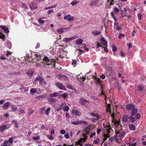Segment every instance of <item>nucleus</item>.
Listing matches in <instances>:
<instances>
[{"label":"nucleus","mask_w":146,"mask_h":146,"mask_svg":"<svg viewBox=\"0 0 146 146\" xmlns=\"http://www.w3.org/2000/svg\"><path fill=\"white\" fill-rule=\"evenodd\" d=\"M46 137L50 140H52L54 139V137L52 135L49 136L47 135H46Z\"/></svg>","instance_id":"obj_46"},{"label":"nucleus","mask_w":146,"mask_h":146,"mask_svg":"<svg viewBox=\"0 0 146 146\" xmlns=\"http://www.w3.org/2000/svg\"><path fill=\"white\" fill-rule=\"evenodd\" d=\"M11 107L12 108V110L13 112L16 111L18 109L17 107L13 105H12Z\"/></svg>","instance_id":"obj_24"},{"label":"nucleus","mask_w":146,"mask_h":146,"mask_svg":"<svg viewBox=\"0 0 146 146\" xmlns=\"http://www.w3.org/2000/svg\"><path fill=\"white\" fill-rule=\"evenodd\" d=\"M91 127L90 126H88L84 130V131L85 134H83V138H81L79 140L76 142V145H79V146H82L83 143L86 141L87 139V135H89L91 133Z\"/></svg>","instance_id":"obj_2"},{"label":"nucleus","mask_w":146,"mask_h":146,"mask_svg":"<svg viewBox=\"0 0 146 146\" xmlns=\"http://www.w3.org/2000/svg\"><path fill=\"white\" fill-rule=\"evenodd\" d=\"M92 33L94 36H97L100 34L101 32L96 30H93L92 31Z\"/></svg>","instance_id":"obj_13"},{"label":"nucleus","mask_w":146,"mask_h":146,"mask_svg":"<svg viewBox=\"0 0 146 146\" xmlns=\"http://www.w3.org/2000/svg\"><path fill=\"white\" fill-rule=\"evenodd\" d=\"M58 94L56 92L54 94H52L50 95V97H55L57 96Z\"/></svg>","instance_id":"obj_35"},{"label":"nucleus","mask_w":146,"mask_h":146,"mask_svg":"<svg viewBox=\"0 0 146 146\" xmlns=\"http://www.w3.org/2000/svg\"><path fill=\"white\" fill-rule=\"evenodd\" d=\"M107 111L111 114V116L112 118V122L114 123L115 126V132L116 133V136L115 137V139L118 143H121L122 139L125 135V133L124 131L121 130V126L119 124V121L115 120L114 118L115 115L114 113H112L111 110V106L110 104H108L106 106Z\"/></svg>","instance_id":"obj_1"},{"label":"nucleus","mask_w":146,"mask_h":146,"mask_svg":"<svg viewBox=\"0 0 146 146\" xmlns=\"http://www.w3.org/2000/svg\"><path fill=\"white\" fill-rule=\"evenodd\" d=\"M56 86L59 88L60 90H66L65 87L63 85L62 83L60 82H57L55 83Z\"/></svg>","instance_id":"obj_5"},{"label":"nucleus","mask_w":146,"mask_h":146,"mask_svg":"<svg viewBox=\"0 0 146 146\" xmlns=\"http://www.w3.org/2000/svg\"><path fill=\"white\" fill-rule=\"evenodd\" d=\"M43 60L47 63H48L49 62V59L46 56L44 57Z\"/></svg>","instance_id":"obj_30"},{"label":"nucleus","mask_w":146,"mask_h":146,"mask_svg":"<svg viewBox=\"0 0 146 146\" xmlns=\"http://www.w3.org/2000/svg\"><path fill=\"white\" fill-rule=\"evenodd\" d=\"M43 18H45L42 17L40 19H38V21L40 24L42 25L44 23V21L42 19Z\"/></svg>","instance_id":"obj_28"},{"label":"nucleus","mask_w":146,"mask_h":146,"mask_svg":"<svg viewBox=\"0 0 146 146\" xmlns=\"http://www.w3.org/2000/svg\"><path fill=\"white\" fill-rule=\"evenodd\" d=\"M35 56L36 58V59L38 61H40L41 60V56L40 55L35 54L34 55Z\"/></svg>","instance_id":"obj_20"},{"label":"nucleus","mask_w":146,"mask_h":146,"mask_svg":"<svg viewBox=\"0 0 146 146\" xmlns=\"http://www.w3.org/2000/svg\"><path fill=\"white\" fill-rule=\"evenodd\" d=\"M130 120L131 122H134L135 121V118L132 116H130L129 117Z\"/></svg>","instance_id":"obj_42"},{"label":"nucleus","mask_w":146,"mask_h":146,"mask_svg":"<svg viewBox=\"0 0 146 146\" xmlns=\"http://www.w3.org/2000/svg\"><path fill=\"white\" fill-rule=\"evenodd\" d=\"M32 138L35 140H37L39 139L40 137L39 136H38L36 137H32Z\"/></svg>","instance_id":"obj_50"},{"label":"nucleus","mask_w":146,"mask_h":146,"mask_svg":"<svg viewBox=\"0 0 146 146\" xmlns=\"http://www.w3.org/2000/svg\"><path fill=\"white\" fill-rule=\"evenodd\" d=\"M0 27L3 29L6 33H9V31L8 27L5 26L1 25Z\"/></svg>","instance_id":"obj_10"},{"label":"nucleus","mask_w":146,"mask_h":146,"mask_svg":"<svg viewBox=\"0 0 146 146\" xmlns=\"http://www.w3.org/2000/svg\"><path fill=\"white\" fill-rule=\"evenodd\" d=\"M46 97V95L45 94H42L38 96V98H44Z\"/></svg>","instance_id":"obj_53"},{"label":"nucleus","mask_w":146,"mask_h":146,"mask_svg":"<svg viewBox=\"0 0 146 146\" xmlns=\"http://www.w3.org/2000/svg\"><path fill=\"white\" fill-rule=\"evenodd\" d=\"M34 73V72H32V71H29V72H27L26 73L29 76H32L33 74Z\"/></svg>","instance_id":"obj_39"},{"label":"nucleus","mask_w":146,"mask_h":146,"mask_svg":"<svg viewBox=\"0 0 146 146\" xmlns=\"http://www.w3.org/2000/svg\"><path fill=\"white\" fill-rule=\"evenodd\" d=\"M107 2L110 3L111 5H113L115 2L114 0H107Z\"/></svg>","instance_id":"obj_33"},{"label":"nucleus","mask_w":146,"mask_h":146,"mask_svg":"<svg viewBox=\"0 0 146 146\" xmlns=\"http://www.w3.org/2000/svg\"><path fill=\"white\" fill-rule=\"evenodd\" d=\"M30 92L31 93H34L36 92V90L35 88H32L30 90Z\"/></svg>","instance_id":"obj_49"},{"label":"nucleus","mask_w":146,"mask_h":146,"mask_svg":"<svg viewBox=\"0 0 146 146\" xmlns=\"http://www.w3.org/2000/svg\"><path fill=\"white\" fill-rule=\"evenodd\" d=\"M117 50V48L116 46L114 45L112 46V50L113 52H115Z\"/></svg>","instance_id":"obj_45"},{"label":"nucleus","mask_w":146,"mask_h":146,"mask_svg":"<svg viewBox=\"0 0 146 146\" xmlns=\"http://www.w3.org/2000/svg\"><path fill=\"white\" fill-rule=\"evenodd\" d=\"M143 88V87L141 85H140L139 86V89L141 91L142 90Z\"/></svg>","instance_id":"obj_63"},{"label":"nucleus","mask_w":146,"mask_h":146,"mask_svg":"<svg viewBox=\"0 0 146 146\" xmlns=\"http://www.w3.org/2000/svg\"><path fill=\"white\" fill-rule=\"evenodd\" d=\"M90 115L92 117L96 118V119H98L100 118V116L97 113H90Z\"/></svg>","instance_id":"obj_12"},{"label":"nucleus","mask_w":146,"mask_h":146,"mask_svg":"<svg viewBox=\"0 0 146 146\" xmlns=\"http://www.w3.org/2000/svg\"><path fill=\"white\" fill-rule=\"evenodd\" d=\"M48 101L51 104L55 102L56 100L55 98H49L48 99Z\"/></svg>","instance_id":"obj_18"},{"label":"nucleus","mask_w":146,"mask_h":146,"mask_svg":"<svg viewBox=\"0 0 146 146\" xmlns=\"http://www.w3.org/2000/svg\"><path fill=\"white\" fill-rule=\"evenodd\" d=\"M104 127L106 128V130H107V133H108L110 132V130L111 129V128L110 127V126H107L105 127L104 126Z\"/></svg>","instance_id":"obj_22"},{"label":"nucleus","mask_w":146,"mask_h":146,"mask_svg":"<svg viewBox=\"0 0 146 146\" xmlns=\"http://www.w3.org/2000/svg\"><path fill=\"white\" fill-rule=\"evenodd\" d=\"M72 113H74L75 114L78 116H80V115L79 111L78 110L75 111L74 110H73Z\"/></svg>","instance_id":"obj_23"},{"label":"nucleus","mask_w":146,"mask_h":146,"mask_svg":"<svg viewBox=\"0 0 146 146\" xmlns=\"http://www.w3.org/2000/svg\"><path fill=\"white\" fill-rule=\"evenodd\" d=\"M134 108V106L132 104L127 105L126 106V109L128 110H132Z\"/></svg>","instance_id":"obj_15"},{"label":"nucleus","mask_w":146,"mask_h":146,"mask_svg":"<svg viewBox=\"0 0 146 146\" xmlns=\"http://www.w3.org/2000/svg\"><path fill=\"white\" fill-rule=\"evenodd\" d=\"M10 127V124L2 125L0 127V132H3L4 130L8 129Z\"/></svg>","instance_id":"obj_6"},{"label":"nucleus","mask_w":146,"mask_h":146,"mask_svg":"<svg viewBox=\"0 0 146 146\" xmlns=\"http://www.w3.org/2000/svg\"><path fill=\"white\" fill-rule=\"evenodd\" d=\"M80 102L83 105L87 106L89 103L88 101L83 98H80Z\"/></svg>","instance_id":"obj_9"},{"label":"nucleus","mask_w":146,"mask_h":146,"mask_svg":"<svg viewBox=\"0 0 146 146\" xmlns=\"http://www.w3.org/2000/svg\"><path fill=\"white\" fill-rule=\"evenodd\" d=\"M114 10L116 13H117L119 11V10L117 7H114Z\"/></svg>","instance_id":"obj_43"},{"label":"nucleus","mask_w":146,"mask_h":146,"mask_svg":"<svg viewBox=\"0 0 146 146\" xmlns=\"http://www.w3.org/2000/svg\"><path fill=\"white\" fill-rule=\"evenodd\" d=\"M64 19L65 20H67L68 21H72L74 19V17L70 15H68L64 16Z\"/></svg>","instance_id":"obj_7"},{"label":"nucleus","mask_w":146,"mask_h":146,"mask_svg":"<svg viewBox=\"0 0 146 146\" xmlns=\"http://www.w3.org/2000/svg\"><path fill=\"white\" fill-rule=\"evenodd\" d=\"M22 5L23 7L24 8L27 9L28 8V7H27V5L25 3H23L22 4Z\"/></svg>","instance_id":"obj_60"},{"label":"nucleus","mask_w":146,"mask_h":146,"mask_svg":"<svg viewBox=\"0 0 146 146\" xmlns=\"http://www.w3.org/2000/svg\"><path fill=\"white\" fill-rule=\"evenodd\" d=\"M66 131L64 129H61L60 131V133L62 134H64L66 133Z\"/></svg>","instance_id":"obj_51"},{"label":"nucleus","mask_w":146,"mask_h":146,"mask_svg":"<svg viewBox=\"0 0 146 146\" xmlns=\"http://www.w3.org/2000/svg\"><path fill=\"white\" fill-rule=\"evenodd\" d=\"M34 111L33 110L30 109L29 110L28 113L29 115L31 114Z\"/></svg>","instance_id":"obj_62"},{"label":"nucleus","mask_w":146,"mask_h":146,"mask_svg":"<svg viewBox=\"0 0 146 146\" xmlns=\"http://www.w3.org/2000/svg\"><path fill=\"white\" fill-rule=\"evenodd\" d=\"M100 78L102 79H104L106 78V76L105 75L103 74L100 76Z\"/></svg>","instance_id":"obj_59"},{"label":"nucleus","mask_w":146,"mask_h":146,"mask_svg":"<svg viewBox=\"0 0 146 146\" xmlns=\"http://www.w3.org/2000/svg\"><path fill=\"white\" fill-rule=\"evenodd\" d=\"M13 141V139L12 137H11L8 140H5L3 144H5L7 146H11L12 145Z\"/></svg>","instance_id":"obj_4"},{"label":"nucleus","mask_w":146,"mask_h":146,"mask_svg":"<svg viewBox=\"0 0 146 146\" xmlns=\"http://www.w3.org/2000/svg\"><path fill=\"white\" fill-rule=\"evenodd\" d=\"M71 124L73 125H79V121H71Z\"/></svg>","instance_id":"obj_34"},{"label":"nucleus","mask_w":146,"mask_h":146,"mask_svg":"<svg viewBox=\"0 0 146 146\" xmlns=\"http://www.w3.org/2000/svg\"><path fill=\"white\" fill-rule=\"evenodd\" d=\"M7 46L9 48H11V44L10 42L8 41L7 42Z\"/></svg>","instance_id":"obj_40"},{"label":"nucleus","mask_w":146,"mask_h":146,"mask_svg":"<svg viewBox=\"0 0 146 146\" xmlns=\"http://www.w3.org/2000/svg\"><path fill=\"white\" fill-rule=\"evenodd\" d=\"M90 5L94 7L100 6L98 0H92L90 2Z\"/></svg>","instance_id":"obj_3"},{"label":"nucleus","mask_w":146,"mask_h":146,"mask_svg":"<svg viewBox=\"0 0 146 146\" xmlns=\"http://www.w3.org/2000/svg\"><path fill=\"white\" fill-rule=\"evenodd\" d=\"M129 129L131 130H135V126L133 124H130L129 126Z\"/></svg>","instance_id":"obj_19"},{"label":"nucleus","mask_w":146,"mask_h":146,"mask_svg":"<svg viewBox=\"0 0 146 146\" xmlns=\"http://www.w3.org/2000/svg\"><path fill=\"white\" fill-rule=\"evenodd\" d=\"M79 124H87L88 123V122L86 121H79Z\"/></svg>","instance_id":"obj_44"},{"label":"nucleus","mask_w":146,"mask_h":146,"mask_svg":"<svg viewBox=\"0 0 146 146\" xmlns=\"http://www.w3.org/2000/svg\"><path fill=\"white\" fill-rule=\"evenodd\" d=\"M137 119H139L140 117V114L139 113H138L135 116Z\"/></svg>","instance_id":"obj_58"},{"label":"nucleus","mask_w":146,"mask_h":146,"mask_svg":"<svg viewBox=\"0 0 146 146\" xmlns=\"http://www.w3.org/2000/svg\"><path fill=\"white\" fill-rule=\"evenodd\" d=\"M83 41L80 38H78L76 40V42L77 45H80L82 43Z\"/></svg>","instance_id":"obj_17"},{"label":"nucleus","mask_w":146,"mask_h":146,"mask_svg":"<svg viewBox=\"0 0 146 146\" xmlns=\"http://www.w3.org/2000/svg\"><path fill=\"white\" fill-rule=\"evenodd\" d=\"M64 137L66 139H68L69 138V135L68 133L64 135Z\"/></svg>","instance_id":"obj_61"},{"label":"nucleus","mask_w":146,"mask_h":146,"mask_svg":"<svg viewBox=\"0 0 146 146\" xmlns=\"http://www.w3.org/2000/svg\"><path fill=\"white\" fill-rule=\"evenodd\" d=\"M12 123H13L15 125V126L17 127L18 128V124L17 123V121L16 120H13L12 121Z\"/></svg>","instance_id":"obj_29"},{"label":"nucleus","mask_w":146,"mask_h":146,"mask_svg":"<svg viewBox=\"0 0 146 146\" xmlns=\"http://www.w3.org/2000/svg\"><path fill=\"white\" fill-rule=\"evenodd\" d=\"M50 110V108H48L45 111V113L46 115H48L49 113V112Z\"/></svg>","instance_id":"obj_41"},{"label":"nucleus","mask_w":146,"mask_h":146,"mask_svg":"<svg viewBox=\"0 0 146 146\" xmlns=\"http://www.w3.org/2000/svg\"><path fill=\"white\" fill-rule=\"evenodd\" d=\"M62 96L64 98H65L67 96V94L65 93H64L60 95Z\"/></svg>","instance_id":"obj_56"},{"label":"nucleus","mask_w":146,"mask_h":146,"mask_svg":"<svg viewBox=\"0 0 146 146\" xmlns=\"http://www.w3.org/2000/svg\"><path fill=\"white\" fill-rule=\"evenodd\" d=\"M76 62L74 60H72V64L74 66V67H75L76 66Z\"/></svg>","instance_id":"obj_54"},{"label":"nucleus","mask_w":146,"mask_h":146,"mask_svg":"<svg viewBox=\"0 0 146 146\" xmlns=\"http://www.w3.org/2000/svg\"><path fill=\"white\" fill-rule=\"evenodd\" d=\"M101 43L104 46H106L107 45V42L105 40L104 38L102 37L100 40Z\"/></svg>","instance_id":"obj_11"},{"label":"nucleus","mask_w":146,"mask_h":146,"mask_svg":"<svg viewBox=\"0 0 146 146\" xmlns=\"http://www.w3.org/2000/svg\"><path fill=\"white\" fill-rule=\"evenodd\" d=\"M59 76V78H60L61 80H66L68 79L67 77L65 75H60Z\"/></svg>","instance_id":"obj_14"},{"label":"nucleus","mask_w":146,"mask_h":146,"mask_svg":"<svg viewBox=\"0 0 146 146\" xmlns=\"http://www.w3.org/2000/svg\"><path fill=\"white\" fill-rule=\"evenodd\" d=\"M99 142V140L98 139H97L94 141V143L95 144H97Z\"/></svg>","instance_id":"obj_55"},{"label":"nucleus","mask_w":146,"mask_h":146,"mask_svg":"<svg viewBox=\"0 0 146 146\" xmlns=\"http://www.w3.org/2000/svg\"><path fill=\"white\" fill-rule=\"evenodd\" d=\"M53 12V9H50L48 11V14H50L51 13Z\"/></svg>","instance_id":"obj_64"},{"label":"nucleus","mask_w":146,"mask_h":146,"mask_svg":"<svg viewBox=\"0 0 146 146\" xmlns=\"http://www.w3.org/2000/svg\"><path fill=\"white\" fill-rule=\"evenodd\" d=\"M79 1H74L72 2L71 4L72 6H74L76 5L77 4H78L79 3Z\"/></svg>","instance_id":"obj_37"},{"label":"nucleus","mask_w":146,"mask_h":146,"mask_svg":"<svg viewBox=\"0 0 146 146\" xmlns=\"http://www.w3.org/2000/svg\"><path fill=\"white\" fill-rule=\"evenodd\" d=\"M96 47L98 48H99L100 47L102 49L104 48V47L100 44L98 43L97 44Z\"/></svg>","instance_id":"obj_52"},{"label":"nucleus","mask_w":146,"mask_h":146,"mask_svg":"<svg viewBox=\"0 0 146 146\" xmlns=\"http://www.w3.org/2000/svg\"><path fill=\"white\" fill-rule=\"evenodd\" d=\"M63 41L65 42H67L70 40V38H66L63 39Z\"/></svg>","instance_id":"obj_48"},{"label":"nucleus","mask_w":146,"mask_h":146,"mask_svg":"<svg viewBox=\"0 0 146 146\" xmlns=\"http://www.w3.org/2000/svg\"><path fill=\"white\" fill-rule=\"evenodd\" d=\"M137 110L136 109H133L132 111L131 114L132 115H135L137 112Z\"/></svg>","instance_id":"obj_27"},{"label":"nucleus","mask_w":146,"mask_h":146,"mask_svg":"<svg viewBox=\"0 0 146 146\" xmlns=\"http://www.w3.org/2000/svg\"><path fill=\"white\" fill-rule=\"evenodd\" d=\"M111 15L113 19L115 22H116L117 21V19L114 16V14L113 12H111Z\"/></svg>","instance_id":"obj_31"},{"label":"nucleus","mask_w":146,"mask_h":146,"mask_svg":"<svg viewBox=\"0 0 146 146\" xmlns=\"http://www.w3.org/2000/svg\"><path fill=\"white\" fill-rule=\"evenodd\" d=\"M10 105V103L9 102H7L5 103L3 107V108L4 110H6L8 109L9 106Z\"/></svg>","instance_id":"obj_16"},{"label":"nucleus","mask_w":146,"mask_h":146,"mask_svg":"<svg viewBox=\"0 0 146 146\" xmlns=\"http://www.w3.org/2000/svg\"><path fill=\"white\" fill-rule=\"evenodd\" d=\"M40 79H41V77L40 76H38L37 77H36V78L35 79V80L34 81V83L35 84L36 82L37 81H39Z\"/></svg>","instance_id":"obj_32"},{"label":"nucleus","mask_w":146,"mask_h":146,"mask_svg":"<svg viewBox=\"0 0 146 146\" xmlns=\"http://www.w3.org/2000/svg\"><path fill=\"white\" fill-rule=\"evenodd\" d=\"M122 119L124 122H126L128 120V117L127 115H124L122 117Z\"/></svg>","instance_id":"obj_21"},{"label":"nucleus","mask_w":146,"mask_h":146,"mask_svg":"<svg viewBox=\"0 0 146 146\" xmlns=\"http://www.w3.org/2000/svg\"><path fill=\"white\" fill-rule=\"evenodd\" d=\"M125 35L124 34H120L118 36V37L119 38H121L122 37L124 36Z\"/></svg>","instance_id":"obj_57"},{"label":"nucleus","mask_w":146,"mask_h":146,"mask_svg":"<svg viewBox=\"0 0 146 146\" xmlns=\"http://www.w3.org/2000/svg\"><path fill=\"white\" fill-rule=\"evenodd\" d=\"M35 1H34L33 3H31L30 4V7L31 9H35L38 8L36 3H35Z\"/></svg>","instance_id":"obj_8"},{"label":"nucleus","mask_w":146,"mask_h":146,"mask_svg":"<svg viewBox=\"0 0 146 146\" xmlns=\"http://www.w3.org/2000/svg\"><path fill=\"white\" fill-rule=\"evenodd\" d=\"M93 78L97 82L98 84H100L101 83V81L99 78H97L95 76H94Z\"/></svg>","instance_id":"obj_25"},{"label":"nucleus","mask_w":146,"mask_h":146,"mask_svg":"<svg viewBox=\"0 0 146 146\" xmlns=\"http://www.w3.org/2000/svg\"><path fill=\"white\" fill-rule=\"evenodd\" d=\"M69 110V107L68 106H65L63 110L64 111H68Z\"/></svg>","instance_id":"obj_38"},{"label":"nucleus","mask_w":146,"mask_h":146,"mask_svg":"<svg viewBox=\"0 0 146 146\" xmlns=\"http://www.w3.org/2000/svg\"><path fill=\"white\" fill-rule=\"evenodd\" d=\"M64 29L61 28L57 30V31L59 34L62 33L64 32Z\"/></svg>","instance_id":"obj_26"},{"label":"nucleus","mask_w":146,"mask_h":146,"mask_svg":"<svg viewBox=\"0 0 146 146\" xmlns=\"http://www.w3.org/2000/svg\"><path fill=\"white\" fill-rule=\"evenodd\" d=\"M0 38L3 39L5 38V35L0 32Z\"/></svg>","instance_id":"obj_36"},{"label":"nucleus","mask_w":146,"mask_h":146,"mask_svg":"<svg viewBox=\"0 0 146 146\" xmlns=\"http://www.w3.org/2000/svg\"><path fill=\"white\" fill-rule=\"evenodd\" d=\"M78 36L77 35H75L74 36H73L70 38V40H73L74 39L77 38H78Z\"/></svg>","instance_id":"obj_47"}]
</instances>
